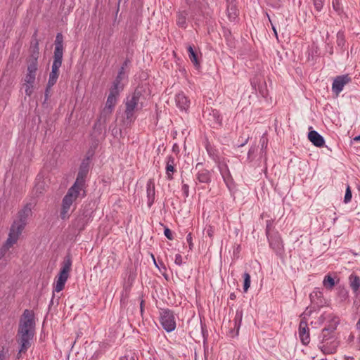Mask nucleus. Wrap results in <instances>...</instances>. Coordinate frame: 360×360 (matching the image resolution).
Listing matches in <instances>:
<instances>
[{"mask_svg":"<svg viewBox=\"0 0 360 360\" xmlns=\"http://www.w3.org/2000/svg\"><path fill=\"white\" fill-rule=\"evenodd\" d=\"M97 143L94 146H91L90 148L88 150L86 153V155L85 158H89V163H90L91 158L94 156L95 153V149L96 148Z\"/></svg>","mask_w":360,"mask_h":360,"instance_id":"nucleus-40","label":"nucleus"},{"mask_svg":"<svg viewBox=\"0 0 360 360\" xmlns=\"http://www.w3.org/2000/svg\"><path fill=\"white\" fill-rule=\"evenodd\" d=\"M227 17L231 22H234L238 18V10L234 0H226Z\"/></svg>","mask_w":360,"mask_h":360,"instance_id":"nucleus-19","label":"nucleus"},{"mask_svg":"<svg viewBox=\"0 0 360 360\" xmlns=\"http://www.w3.org/2000/svg\"><path fill=\"white\" fill-rule=\"evenodd\" d=\"M337 296L340 302L347 300L349 297V292L344 286H339L337 288Z\"/></svg>","mask_w":360,"mask_h":360,"instance_id":"nucleus-31","label":"nucleus"},{"mask_svg":"<svg viewBox=\"0 0 360 360\" xmlns=\"http://www.w3.org/2000/svg\"><path fill=\"white\" fill-rule=\"evenodd\" d=\"M257 150L256 146H252L248 153V160L251 162L252 160V158H251L252 154L255 153Z\"/></svg>","mask_w":360,"mask_h":360,"instance_id":"nucleus-51","label":"nucleus"},{"mask_svg":"<svg viewBox=\"0 0 360 360\" xmlns=\"http://www.w3.org/2000/svg\"><path fill=\"white\" fill-rule=\"evenodd\" d=\"M266 238L269 243V247L276 255L281 257L284 253V244L280 233L278 231H275Z\"/></svg>","mask_w":360,"mask_h":360,"instance_id":"nucleus-8","label":"nucleus"},{"mask_svg":"<svg viewBox=\"0 0 360 360\" xmlns=\"http://www.w3.org/2000/svg\"><path fill=\"white\" fill-rule=\"evenodd\" d=\"M53 61L51 71L49 77V86L55 85L59 76V69L62 65L63 56V35L61 32L57 33L54 41Z\"/></svg>","mask_w":360,"mask_h":360,"instance_id":"nucleus-3","label":"nucleus"},{"mask_svg":"<svg viewBox=\"0 0 360 360\" xmlns=\"http://www.w3.org/2000/svg\"><path fill=\"white\" fill-rule=\"evenodd\" d=\"M231 36V32L230 31H227V32H224V37H226V39L228 40L229 39V37Z\"/></svg>","mask_w":360,"mask_h":360,"instance_id":"nucleus-58","label":"nucleus"},{"mask_svg":"<svg viewBox=\"0 0 360 360\" xmlns=\"http://www.w3.org/2000/svg\"><path fill=\"white\" fill-rule=\"evenodd\" d=\"M72 263L71 256L70 255H66L62 262V267L58 274L56 284L54 286V291L58 292L63 290L65 284L69 277Z\"/></svg>","mask_w":360,"mask_h":360,"instance_id":"nucleus-6","label":"nucleus"},{"mask_svg":"<svg viewBox=\"0 0 360 360\" xmlns=\"http://www.w3.org/2000/svg\"><path fill=\"white\" fill-rule=\"evenodd\" d=\"M332 6L338 15L343 13V6L341 3V0H332Z\"/></svg>","mask_w":360,"mask_h":360,"instance_id":"nucleus-34","label":"nucleus"},{"mask_svg":"<svg viewBox=\"0 0 360 360\" xmlns=\"http://www.w3.org/2000/svg\"><path fill=\"white\" fill-rule=\"evenodd\" d=\"M109 117L104 116L102 114H100L99 117L95 122L93 126V134L95 136H99L102 134L103 129L105 128V125L106 124L107 120Z\"/></svg>","mask_w":360,"mask_h":360,"instance_id":"nucleus-18","label":"nucleus"},{"mask_svg":"<svg viewBox=\"0 0 360 360\" xmlns=\"http://www.w3.org/2000/svg\"><path fill=\"white\" fill-rule=\"evenodd\" d=\"M164 234L167 239L173 240V236H172V231L169 228H167V227L165 228Z\"/></svg>","mask_w":360,"mask_h":360,"instance_id":"nucleus-49","label":"nucleus"},{"mask_svg":"<svg viewBox=\"0 0 360 360\" xmlns=\"http://www.w3.org/2000/svg\"><path fill=\"white\" fill-rule=\"evenodd\" d=\"M25 94L28 96H30L33 93L34 84L30 85L29 84H25Z\"/></svg>","mask_w":360,"mask_h":360,"instance_id":"nucleus-45","label":"nucleus"},{"mask_svg":"<svg viewBox=\"0 0 360 360\" xmlns=\"http://www.w3.org/2000/svg\"><path fill=\"white\" fill-rule=\"evenodd\" d=\"M129 63H130V60H129L128 58H127V59L124 61V63H122V66H121V67H124V68H125V67H127V65H128Z\"/></svg>","mask_w":360,"mask_h":360,"instance_id":"nucleus-56","label":"nucleus"},{"mask_svg":"<svg viewBox=\"0 0 360 360\" xmlns=\"http://www.w3.org/2000/svg\"><path fill=\"white\" fill-rule=\"evenodd\" d=\"M53 86V85H50V86H49V82L47 83L46 86V89H45V92H44V102H43V104H44L45 103H46V101L49 100V96H50L51 89V87H52Z\"/></svg>","mask_w":360,"mask_h":360,"instance_id":"nucleus-43","label":"nucleus"},{"mask_svg":"<svg viewBox=\"0 0 360 360\" xmlns=\"http://www.w3.org/2000/svg\"><path fill=\"white\" fill-rule=\"evenodd\" d=\"M229 298L231 300H234L236 298V295H235L234 292H232L231 293L230 296H229Z\"/></svg>","mask_w":360,"mask_h":360,"instance_id":"nucleus-60","label":"nucleus"},{"mask_svg":"<svg viewBox=\"0 0 360 360\" xmlns=\"http://www.w3.org/2000/svg\"><path fill=\"white\" fill-rule=\"evenodd\" d=\"M298 333L301 342L304 345H307L310 342L309 328L307 321L305 317L302 318L300 322Z\"/></svg>","mask_w":360,"mask_h":360,"instance_id":"nucleus-13","label":"nucleus"},{"mask_svg":"<svg viewBox=\"0 0 360 360\" xmlns=\"http://www.w3.org/2000/svg\"><path fill=\"white\" fill-rule=\"evenodd\" d=\"M336 44L337 47L340 49L342 52L345 51V46L346 44L345 37L344 32L340 30L336 35Z\"/></svg>","mask_w":360,"mask_h":360,"instance_id":"nucleus-28","label":"nucleus"},{"mask_svg":"<svg viewBox=\"0 0 360 360\" xmlns=\"http://www.w3.org/2000/svg\"><path fill=\"white\" fill-rule=\"evenodd\" d=\"M38 69V61L28 60L27 74L36 79L37 71Z\"/></svg>","mask_w":360,"mask_h":360,"instance_id":"nucleus-29","label":"nucleus"},{"mask_svg":"<svg viewBox=\"0 0 360 360\" xmlns=\"http://www.w3.org/2000/svg\"><path fill=\"white\" fill-rule=\"evenodd\" d=\"M186 17L187 13L186 11L179 12L176 16V24L179 27H186Z\"/></svg>","mask_w":360,"mask_h":360,"instance_id":"nucleus-32","label":"nucleus"},{"mask_svg":"<svg viewBox=\"0 0 360 360\" xmlns=\"http://www.w3.org/2000/svg\"><path fill=\"white\" fill-rule=\"evenodd\" d=\"M243 319V311L241 309H237L236 311L235 317L233 319L234 328H231L229 331L231 337H234L238 335L239 329L241 325Z\"/></svg>","mask_w":360,"mask_h":360,"instance_id":"nucleus-21","label":"nucleus"},{"mask_svg":"<svg viewBox=\"0 0 360 360\" xmlns=\"http://www.w3.org/2000/svg\"><path fill=\"white\" fill-rule=\"evenodd\" d=\"M120 92V91L112 88L110 89V93L107 98L105 105L102 110L101 114L110 117L117 103V98Z\"/></svg>","mask_w":360,"mask_h":360,"instance_id":"nucleus-9","label":"nucleus"},{"mask_svg":"<svg viewBox=\"0 0 360 360\" xmlns=\"http://www.w3.org/2000/svg\"><path fill=\"white\" fill-rule=\"evenodd\" d=\"M39 40L37 39V31L36 30L32 36L30 46V60L38 61L39 56Z\"/></svg>","mask_w":360,"mask_h":360,"instance_id":"nucleus-14","label":"nucleus"},{"mask_svg":"<svg viewBox=\"0 0 360 360\" xmlns=\"http://www.w3.org/2000/svg\"><path fill=\"white\" fill-rule=\"evenodd\" d=\"M8 352V349H6L5 347L3 346L0 349V360H7L6 358V352Z\"/></svg>","mask_w":360,"mask_h":360,"instance_id":"nucleus-47","label":"nucleus"},{"mask_svg":"<svg viewBox=\"0 0 360 360\" xmlns=\"http://www.w3.org/2000/svg\"><path fill=\"white\" fill-rule=\"evenodd\" d=\"M217 165L224 182L226 183V185H228L229 182L230 181H232L233 179L229 171V167L226 162H225V158L220 161L219 163H217Z\"/></svg>","mask_w":360,"mask_h":360,"instance_id":"nucleus-17","label":"nucleus"},{"mask_svg":"<svg viewBox=\"0 0 360 360\" xmlns=\"http://www.w3.org/2000/svg\"><path fill=\"white\" fill-rule=\"evenodd\" d=\"M38 69V61L28 60L27 74L36 79L37 71Z\"/></svg>","mask_w":360,"mask_h":360,"instance_id":"nucleus-30","label":"nucleus"},{"mask_svg":"<svg viewBox=\"0 0 360 360\" xmlns=\"http://www.w3.org/2000/svg\"><path fill=\"white\" fill-rule=\"evenodd\" d=\"M89 169L90 163H89V158H84L79 165L75 183L68 189L67 193L63 198L62 207L60 213L62 219L69 218V215L68 214V211L73 202L75 201L80 195L81 191H82V197L84 198L86 196L85 182Z\"/></svg>","mask_w":360,"mask_h":360,"instance_id":"nucleus-1","label":"nucleus"},{"mask_svg":"<svg viewBox=\"0 0 360 360\" xmlns=\"http://www.w3.org/2000/svg\"><path fill=\"white\" fill-rule=\"evenodd\" d=\"M349 283L353 292L357 294L360 288V277L355 274H352L349 276Z\"/></svg>","mask_w":360,"mask_h":360,"instance_id":"nucleus-25","label":"nucleus"},{"mask_svg":"<svg viewBox=\"0 0 360 360\" xmlns=\"http://www.w3.org/2000/svg\"><path fill=\"white\" fill-rule=\"evenodd\" d=\"M18 238L14 233L9 232L7 240L0 248V268H4L6 266L7 260L5 259V255L9 249L17 243Z\"/></svg>","mask_w":360,"mask_h":360,"instance_id":"nucleus-10","label":"nucleus"},{"mask_svg":"<svg viewBox=\"0 0 360 360\" xmlns=\"http://www.w3.org/2000/svg\"><path fill=\"white\" fill-rule=\"evenodd\" d=\"M182 191L184 193V195L186 198L188 197L189 195V186L187 184H184V181L182 180Z\"/></svg>","mask_w":360,"mask_h":360,"instance_id":"nucleus-46","label":"nucleus"},{"mask_svg":"<svg viewBox=\"0 0 360 360\" xmlns=\"http://www.w3.org/2000/svg\"><path fill=\"white\" fill-rule=\"evenodd\" d=\"M352 196V194L351 188L349 185H347V186L346 188V191H345V197H344V202L345 203L349 202L351 201Z\"/></svg>","mask_w":360,"mask_h":360,"instance_id":"nucleus-38","label":"nucleus"},{"mask_svg":"<svg viewBox=\"0 0 360 360\" xmlns=\"http://www.w3.org/2000/svg\"><path fill=\"white\" fill-rule=\"evenodd\" d=\"M124 75V67H121L110 88L122 91L124 89V85L122 84V81Z\"/></svg>","mask_w":360,"mask_h":360,"instance_id":"nucleus-23","label":"nucleus"},{"mask_svg":"<svg viewBox=\"0 0 360 360\" xmlns=\"http://www.w3.org/2000/svg\"><path fill=\"white\" fill-rule=\"evenodd\" d=\"M323 285L328 290H332L335 285V281L330 274L325 276L323 281Z\"/></svg>","mask_w":360,"mask_h":360,"instance_id":"nucleus-33","label":"nucleus"},{"mask_svg":"<svg viewBox=\"0 0 360 360\" xmlns=\"http://www.w3.org/2000/svg\"><path fill=\"white\" fill-rule=\"evenodd\" d=\"M256 84H257V82L255 79L251 81V85H252V88L255 89V90H257Z\"/></svg>","mask_w":360,"mask_h":360,"instance_id":"nucleus-57","label":"nucleus"},{"mask_svg":"<svg viewBox=\"0 0 360 360\" xmlns=\"http://www.w3.org/2000/svg\"><path fill=\"white\" fill-rule=\"evenodd\" d=\"M352 81L351 77L349 75H342L337 76L332 84V91L333 93L338 96L339 94L342 91L343 87L345 84H348Z\"/></svg>","mask_w":360,"mask_h":360,"instance_id":"nucleus-12","label":"nucleus"},{"mask_svg":"<svg viewBox=\"0 0 360 360\" xmlns=\"http://www.w3.org/2000/svg\"><path fill=\"white\" fill-rule=\"evenodd\" d=\"M205 147L209 157L214 162V163H219L220 161L224 159V158L219 155V152L216 147L212 145L208 141H206Z\"/></svg>","mask_w":360,"mask_h":360,"instance_id":"nucleus-16","label":"nucleus"},{"mask_svg":"<svg viewBox=\"0 0 360 360\" xmlns=\"http://www.w3.org/2000/svg\"><path fill=\"white\" fill-rule=\"evenodd\" d=\"M143 300H141V304H140V308H141V313L143 314Z\"/></svg>","mask_w":360,"mask_h":360,"instance_id":"nucleus-61","label":"nucleus"},{"mask_svg":"<svg viewBox=\"0 0 360 360\" xmlns=\"http://www.w3.org/2000/svg\"><path fill=\"white\" fill-rule=\"evenodd\" d=\"M137 357L135 354H132L131 356L129 355H124L120 358V360H136Z\"/></svg>","mask_w":360,"mask_h":360,"instance_id":"nucleus-52","label":"nucleus"},{"mask_svg":"<svg viewBox=\"0 0 360 360\" xmlns=\"http://www.w3.org/2000/svg\"><path fill=\"white\" fill-rule=\"evenodd\" d=\"M309 140L316 147H323L325 144L323 137L316 131L312 130L308 133Z\"/></svg>","mask_w":360,"mask_h":360,"instance_id":"nucleus-22","label":"nucleus"},{"mask_svg":"<svg viewBox=\"0 0 360 360\" xmlns=\"http://www.w3.org/2000/svg\"><path fill=\"white\" fill-rule=\"evenodd\" d=\"M336 330V323L330 324L327 327H325L323 330V333H332Z\"/></svg>","mask_w":360,"mask_h":360,"instance_id":"nucleus-44","label":"nucleus"},{"mask_svg":"<svg viewBox=\"0 0 360 360\" xmlns=\"http://www.w3.org/2000/svg\"><path fill=\"white\" fill-rule=\"evenodd\" d=\"M142 92L136 89L131 95L128 96L124 101L125 110L122 124L124 127L130 126L136 120L135 111L137 110L139 101Z\"/></svg>","mask_w":360,"mask_h":360,"instance_id":"nucleus-4","label":"nucleus"},{"mask_svg":"<svg viewBox=\"0 0 360 360\" xmlns=\"http://www.w3.org/2000/svg\"><path fill=\"white\" fill-rule=\"evenodd\" d=\"M176 106L181 111L186 112L190 106V100L184 92L177 94L175 96Z\"/></svg>","mask_w":360,"mask_h":360,"instance_id":"nucleus-15","label":"nucleus"},{"mask_svg":"<svg viewBox=\"0 0 360 360\" xmlns=\"http://www.w3.org/2000/svg\"><path fill=\"white\" fill-rule=\"evenodd\" d=\"M259 143L261 145L262 153H263L267 148V145H268L267 138L264 136H262L260 139Z\"/></svg>","mask_w":360,"mask_h":360,"instance_id":"nucleus-41","label":"nucleus"},{"mask_svg":"<svg viewBox=\"0 0 360 360\" xmlns=\"http://www.w3.org/2000/svg\"><path fill=\"white\" fill-rule=\"evenodd\" d=\"M243 291L246 292L250 286V275L248 272H245L243 274Z\"/></svg>","mask_w":360,"mask_h":360,"instance_id":"nucleus-35","label":"nucleus"},{"mask_svg":"<svg viewBox=\"0 0 360 360\" xmlns=\"http://www.w3.org/2000/svg\"><path fill=\"white\" fill-rule=\"evenodd\" d=\"M205 231L207 235L210 238L211 241H212L213 236H214V228H213V226H211V225H208V226H207L205 228Z\"/></svg>","mask_w":360,"mask_h":360,"instance_id":"nucleus-42","label":"nucleus"},{"mask_svg":"<svg viewBox=\"0 0 360 360\" xmlns=\"http://www.w3.org/2000/svg\"><path fill=\"white\" fill-rule=\"evenodd\" d=\"M25 84H29L30 85L34 84V83L35 82V78H34L31 75H27L26 73V75H25Z\"/></svg>","mask_w":360,"mask_h":360,"instance_id":"nucleus-48","label":"nucleus"},{"mask_svg":"<svg viewBox=\"0 0 360 360\" xmlns=\"http://www.w3.org/2000/svg\"><path fill=\"white\" fill-rule=\"evenodd\" d=\"M313 5L316 11L320 12L322 11L325 0H311Z\"/></svg>","mask_w":360,"mask_h":360,"instance_id":"nucleus-37","label":"nucleus"},{"mask_svg":"<svg viewBox=\"0 0 360 360\" xmlns=\"http://www.w3.org/2000/svg\"><path fill=\"white\" fill-rule=\"evenodd\" d=\"M166 177L168 180L173 179V173L176 172L175 169V159L173 156L169 155L167 158L166 165Z\"/></svg>","mask_w":360,"mask_h":360,"instance_id":"nucleus-24","label":"nucleus"},{"mask_svg":"<svg viewBox=\"0 0 360 360\" xmlns=\"http://www.w3.org/2000/svg\"><path fill=\"white\" fill-rule=\"evenodd\" d=\"M354 141H360V134L359 136H356L354 138Z\"/></svg>","mask_w":360,"mask_h":360,"instance_id":"nucleus-62","label":"nucleus"},{"mask_svg":"<svg viewBox=\"0 0 360 360\" xmlns=\"http://www.w3.org/2000/svg\"><path fill=\"white\" fill-rule=\"evenodd\" d=\"M160 323L167 333L174 331L176 326L174 311L169 309H162L160 312Z\"/></svg>","mask_w":360,"mask_h":360,"instance_id":"nucleus-7","label":"nucleus"},{"mask_svg":"<svg viewBox=\"0 0 360 360\" xmlns=\"http://www.w3.org/2000/svg\"><path fill=\"white\" fill-rule=\"evenodd\" d=\"M186 240L188 243V246H189V248L190 250H192L193 249V243L192 242V234L191 233H189L187 236H186Z\"/></svg>","mask_w":360,"mask_h":360,"instance_id":"nucleus-53","label":"nucleus"},{"mask_svg":"<svg viewBox=\"0 0 360 360\" xmlns=\"http://www.w3.org/2000/svg\"><path fill=\"white\" fill-rule=\"evenodd\" d=\"M32 214V204L27 203L22 210L18 212V221H15L10 228V233L19 238L27 224V219Z\"/></svg>","mask_w":360,"mask_h":360,"instance_id":"nucleus-5","label":"nucleus"},{"mask_svg":"<svg viewBox=\"0 0 360 360\" xmlns=\"http://www.w3.org/2000/svg\"><path fill=\"white\" fill-rule=\"evenodd\" d=\"M358 346H359V350H360V335H359V337L358 338Z\"/></svg>","mask_w":360,"mask_h":360,"instance_id":"nucleus-64","label":"nucleus"},{"mask_svg":"<svg viewBox=\"0 0 360 360\" xmlns=\"http://www.w3.org/2000/svg\"><path fill=\"white\" fill-rule=\"evenodd\" d=\"M34 330V314L32 310L25 309L20 319L16 335V341L20 346V352H27L31 347Z\"/></svg>","mask_w":360,"mask_h":360,"instance_id":"nucleus-2","label":"nucleus"},{"mask_svg":"<svg viewBox=\"0 0 360 360\" xmlns=\"http://www.w3.org/2000/svg\"><path fill=\"white\" fill-rule=\"evenodd\" d=\"M202 162H198L195 165V169H198L195 174V179L199 183L209 184L212 181V170L200 168Z\"/></svg>","mask_w":360,"mask_h":360,"instance_id":"nucleus-11","label":"nucleus"},{"mask_svg":"<svg viewBox=\"0 0 360 360\" xmlns=\"http://www.w3.org/2000/svg\"><path fill=\"white\" fill-rule=\"evenodd\" d=\"M88 214L86 212H83L82 214L77 217L74 222V226L79 230L82 231L84 229L85 225L87 223Z\"/></svg>","mask_w":360,"mask_h":360,"instance_id":"nucleus-27","label":"nucleus"},{"mask_svg":"<svg viewBox=\"0 0 360 360\" xmlns=\"http://www.w3.org/2000/svg\"><path fill=\"white\" fill-rule=\"evenodd\" d=\"M146 193H147V204L149 207H150L155 201V183L153 179H149L147 181L146 184Z\"/></svg>","mask_w":360,"mask_h":360,"instance_id":"nucleus-20","label":"nucleus"},{"mask_svg":"<svg viewBox=\"0 0 360 360\" xmlns=\"http://www.w3.org/2000/svg\"><path fill=\"white\" fill-rule=\"evenodd\" d=\"M248 139H249V138L248 137V138H245V139H244L243 142H240V141H238V143L236 144V146H237V147H238V148H239V147H243V146H245V144H247V143H248Z\"/></svg>","mask_w":360,"mask_h":360,"instance_id":"nucleus-55","label":"nucleus"},{"mask_svg":"<svg viewBox=\"0 0 360 360\" xmlns=\"http://www.w3.org/2000/svg\"><path fill=\"white\" fill-rule=\"evenodd\" d=\"M330 334V333L322 332V341L323 342V341L329 340L331 338Z\"/></svg>","mask_w":360,"mask_h":360,"instance_id":"nucleus-54","label":"nucleus"},{"mask_svg":"<svg viewBox=\"0 0 360 360\" xmlns=\"http://www.w3.org/2000/svg\"><path fill=\"white\" fill-rule=\"evenodd\" d=\"M212 117L214 121L219 124L221 125L222 123V117L219 113V112L217 110H212V113L210 114Z\"/></svg>","mask_w":360,"mask_h":360,"instance_id":"nucleus-36","label":"nucleus"},{"mask_svg":"<svg viewBox=\"0 0 360 360\" xmlns=\"http://www.w3.org/2000/svg\"><path fill=\"white\" fill-rule=\"evenodd\" d=\"M27 352H20V349L18 350V352L17 354V359H20L21 357L22 354H25Z\"/></svg>","mask_w":360,"mask_h":360,"instance_id":"nucleus-59","label":"nucleus"},{"mask_svg":"<svg viewBox=\"0 0 360 360\" xmlns=\"http://www.w3.org/2000/svg\"><path fill=\"white\" fill-rule=\"evenodd\" d=\"M174 263L179 266H181L183 264V258L180 254H176L175 255Z\"/></svg>","mask_w":360,"mask_h":360,"instance_id":"nucleus-50","label":"nucleus"},{"mask_svg":"<svg viewBox=\"0 0 360 360\" xmlns=\"http://www.w3.org/2000/svg\"><path fill=\"white\" fill-rule=\"evenodd\" d=\"M151 257H152V259H153V260L154 264H155V266H156L157 267H158V264H156L155 257H154V255H153V254H151Z\"/></svg>","mask_w":360,"mask_h":360,"instance_id":"nucleus-63","label":"nucleus"},{"mask_svg":"<svg viewBox=\"0 0 360 360\" xmlns=\"http://www.w3.org/2000/svg\"><path fill=\"white\" fill-rule=\"evenodd\" d=\"M188 58L193 63L195 68L198 69L200 67V62L198 56V53L194 50L193 47L189 45L187 48Z\"/></svg>","mask_w":360,"mask_h":360,"instance_id":"nucleus-26","label":"nucleus"},{"mask_svg":"<svg viewBox=\"0 0 360 360\" xmlns=\"http://www.w3.org/2000/svg\"><path fill=\"white\" fill-rule=\"evenodd\" d=\"M273 224H274V220H272V219H269V220H266V221L265 233H266V237L268 236H270L272 234V233H271V230L273 226Z\"/></svg>","mask_w":360,"mask_h":360,"instance_id":"nucleus-39","label":"nucleus"}]
</instances>
